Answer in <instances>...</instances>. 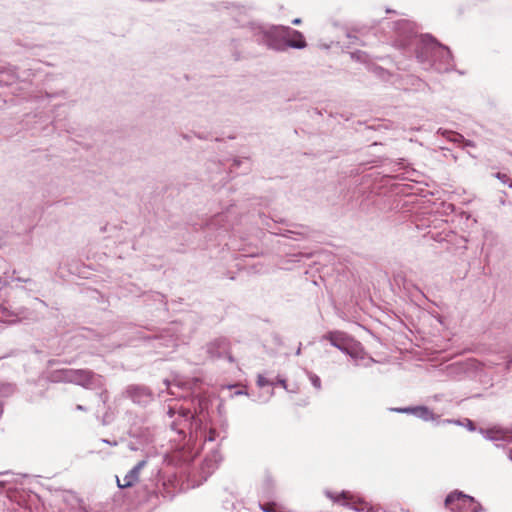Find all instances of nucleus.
<instances>
[{
	"instance_id": "1",
	"label": "nucleus",
	"mask_w": 512,
	"mask_h": 512,
	"mask_svg": "<svg viewBox=\"0 0 512 512\" xmlns=\"http://www.w3.org/2000/svg\"><path fill=\"white\" fill-rule=\"evenodd\" d=\"M394 29L395 45L403 50L413 49L415 57L423 69L439 73L454 69V60L450 49L431 35L418 36L413 24L407 20L396 22Z\"/></svg>"
},
{
	"instance_id": "2",
	"label": "nucleus",
	"mask_w": 512,
	"mask_h": 512,
	"mask_svg": "<svg viewBox=\"0 0 512 512\" xmlns=\"http://www.w3.org/2000/svg\"><path fill=\"white\" fill-rule=\"evenodd\" d=\"M47 379L54 383H73L86 389H97L104 386V378L88 369H57L51 371Z\"/></svg>"
},
{
	"instance_id": "3",
	"label": "nucleus",
	"mask_w": 512,
	"mask_h": 512,
	"mask_svg": "<svg viewBox=\"0 0 512 512\" xmlns=\"http://www.w3.org/2000/svg\"><path fill=\"white\" fill-rule=\"evenodd\" d=\"M248 29L251 37L258 44L275 51L287 50L286 26L250 23Z\"/></svg>"
},
{
	"instance_id": "4",
	"label": "nucleus",
	"mask_w": 512,
	"mask_h": 512,
	"mask_svg": "<svg viewBox=\"0 0 512 512\" xmlns=\"http://www.w3.org/2000/svg\"><path fill=\"white\" fill-rule=\"evenodd\" d=\"M169 417H174L177 414V418L172 421L171 428L178 434L186 435L188 432L192 437H198V433L202 427V421L195 416V414L188 407H183L175 404L174 406L169 405L167 411Z\"/></svg>"
},
{
	"instance_id": "5",
	"label": "nucleus",
	"mask_w": 512,
	"mask_h": 512,
	"mask_svg": "<svg viewBox=\"0 0 512 512\" xmlns=\"http://www.w3.org/2000/svg\"><path fill=\"white\" fill-rule=\"evenodd\" d=\"M445 507L450 512H485L483 506L472 496L459 490L449 493L445 499Z\"/></svg>"
},
{
	"instance_id": "6",
	"label": "nucleus",
	"mask_w": 512,
	"mask_h": 512,
	"mask_svg": "<svg viewBox=\"0 0 512 512\" xmlns=\"http://www.w3.org/2000/svg\"><path fill=\"white\" fill-rule=\"evenodd\" d=\"M330 344L352 358H357L360 352V343L342 331H330L323 336Z\"/></svg>"
},
{
	"instance_id": "7",
	"label": "nucleus",
	"mask_w": 512,
	"mask_h": 512,
	"mask_svg": "<svg viewBox=\"0 0 512 512\" xmlns=\"http://www.w3.org/2000/svg\"><path fill=\"white\" fill-rule=\"evenodd\" d=\"M326 496L333 500L334 502L339 503L341 500L344 502L342 505L352 508L357 511H362L367 507V503L358 496L348 492L342 491L339 495L335 496L332 492L326 491Z\"/></svg>"
},
{
	"instance_id": "8",
	"label": "nucleus",
	"mask_w": 512,
	"mask_h": 512,
	"mask_svg": "<svg viewBox=\"0 0 512 512\" xmlns=\"http://www.w3.org/2000/svg\"><path fill=\"white\" fill-rule=\"evenodd\" d=\"M126 393L134 403L143 406L149 404L154 398L152 391L143 385H130Z\"/></svg>"
},
{
	"instance_id": "9",
	"label": "nucleus",
	"mask_w": 512,
	"mask_h": 512,
	"mask_svg": "<svg viewBox=\"0 0 512 512\" xmlns=\"http://www.w3.org/2000/svg\"><path fill=\"white\" fill-rule=\"evenodd\" d=\"M229 350V341L226 338H217L207 344V353L213 358L225 356Z\"/></svg>"
},
{
	"instance_id": "10",
	"label": "nucleus",
	"mask_w": 512,
	"mask_h": 512,
	"mask_svg": "<svg viewBox=\"0 0 512 512\" xmlns=\"http://www.w3.org/2000/svg\"><path fill=\"white\" fill-rule=\"evenodd\" d=\"M285 40L287 41V48L303 49L307 46L303 34L288 26H286Z\"/></svg>"
},
{
	"instance_id": "11",
	"label": "nucleus",
	"mask_w": 512,
	"mask_h": 512,
	"mask_svg": "<svg viewBox=\"0 0 512 512\" xmlns=\"http://www.w3.org/2000/svg\"><path fill=\"white\" fill-rule=\"evenodd\" d=\"M233 214L234 211L232 208H229L226 212L216 214L208 222V228L215 229L219 227L227 230L232 225L230 218Z\"/></svg>"
},
{
	"instance_id": "12",
	"label": "nucleus",
	"mask_w": 512,
	"mask_h": 512,
	"mask_svg": "<svg viewBox=\"0 0 512 512\" xmlns=\"http://www.w3.org/2000/svg\"><path fill=\"white\" fill-rule=\"evenodd\" d=\"M222 461V455L218 450H212L204 459L202 464V472L210 475L215 469L218 467L219 463Z\"/></svg>"
},
{
	"instance_id": "13",
	"label": "nucleus",
	"mask_w": 512,
	"mask_h": 512,
	"mask_svg": "<svg viewBox=\"0 0 512 512\" xmlns=\"http://www.w3.org/2000/svg\"><path fill=\"white\" fill-rule=\"evenodd\" d=\"M222 461V455L218 450H212L204 459L202 464V472L210 475L215 469L218 467L219 463Z\"/></svg>"
},
{
	"instance_id": "14",
	"label": "nucleus",
	"mask_w": 512,
	"mask_h": 512,
	"mask_svg": "<svg viewBox=\"0 0 512 512\" xmlns=\"http://www.w3.org/2000/svg\"><path fill=\"white\" fill-rule=\"evenodd\" d=\"M468 371V365L463 362H455L445 368V374L452 380H461Z\"/></svg>"
},
{
	"instance_id": "15",
	"label": "nucleus",
	"mask_w": 512,
	"mask_h": 512,
	"mask_svg": "<svg viewBox=\"0 0 512 512\" xmlns=\"http://www.w3.org/2000/svg\"><path fill=\"white\" fill-rule=\"evenodd\" d=\"M128 433L130 437L138 439L141 444H149L153 441V433L148 427H131Z\"/></svg>"
},
{
	"instance_id": "16",
	"label": "nucleus",
	"mask_w": 512,
	"mask_h": 512,
	"mask_svg": "<svg viewBox=\"0 0 512 512\" xmlns=\"http://www.w3.org/2000/svg\"><path fill=\"white\" fill-rule=\"evenodd\" d=\"M139 473L135 469L129 470L123 477L122 481L117 478L119 488H128L133 486L139 480Z\"/></svg>"
},
{
	"instance_id": "17",
	"label": "nucleus",
	"mask_w": 512,
	"mask_h": 512,
	"mask_svg": "<svg viewBox=\"0 0 512 512\" xmlns=\"http://www.w3.org/2000/svg\"><path fill=\"white\" fill-rule=\"evenodd\" d=\"M175 332H176V325L173 324V326L166 331L167 335H161L158 337V339L160 341H162L161 345L166 346V347L176 346L177 336H176Z\"/></svg>"
},
{
	"instance_id": "18",
	"label": "nucleus",
	"mask_w": 512,
	"mask_h": 512,
	"mask_svg": "<svg viewBox=\"0 0 512 512\" xmlns=\"http://www.w3.org/2000/svg\"><path fill=\"white\" fill-rule=\"evenodd\" d=\"M437 133L443 135L444 137H447V139H449L452 142L464 143L465 146H474V144L471 141L465 140L464 137L459 133L443 130L442 128H440Z\"/></svg>"
},
{
	"instance_id": "19",
	"label": "nucleus",
	"mask_w": 512,
	"mask_h": 512,
	"mask_svg": "<svg viewBox=\"0 0 512 512\" xmlns=\"http://www.w3.org/2000/svg\"><path fill=\"white\" fill-rule=\"evenodd\" d=\"M414 416L424 421H430L435 419L433 412L426 406H415Z\"/></svg>"
},
{
	"instance_id": "20",
	"label": "nucleus",
	"mask_w": 512,
	"mask_h": 512,
	"mask_svg": "<svg viewBox=\"0 0 512 512\" xmlns=\"http://www.w3.org/2000/svg\"><path fill=\"white\" fill-rule=\"evenodd\" d=\"M15 387L9 383H0V397H7L14 393Z\"/></svg>"
},
{
	"instance_id": "21",
	"label": "nucleus",
	"mask_w": 512,
	"mask_h": 512,
	"mask_svg": "<svg viewBox=\"0 0 512 512\" xmlns=\"http://www.w3.org/2000/svg\"><path fill=\"white\" fill-rule=\"evenodd\" d=\"M494 176L499 179L502 184L512 187V179L505 173L497 172L494 174Z\"/></svg>"
},
{
	"instance_id": "22",
	"label": "nucleus",
	"mask_w": 512,
	"mask_h": 512,
	"mask_svg": "<svg viewBox=\"0 0 512 512\" xmlns=\"http://www.w3.org/2000/svg\"><path fill=\"white\" fill-rule=\"evenodd\" d=\"M351 58L356 60V61H359V62H363L365 63L368 59V55L363 52V51H355V52H352L350 54Z\"/></svg>"
},
{
	"instance_id": "23",
	"label": "nucleus",
	"mask_w": 512,
	"mask_h": 512,
	"mask_svg": "<svg viewBox=\"0 0 512 512\" xmlns=\"http://www.w3.org/2000/svg\"><path fill=\"white\" fill-rule=\"evenodd\" d=\"M307 374H308V377H309V380H310L311 384L317 390H320L321 389V380H320L319 376H317L316 374H314L312 372H307Z\"/></svg>"
},
{
	"instance_id": "24",
	"label": "nucleus",
	"mask_w": 512,
	"mask_h": 512,
	"mask_svg": "<svg viewBox=\"0 0 512 512\" xmlns=\"http://www.w3.org/2000/svg\"><path fill=\"white\" fill-rule=\"evenodd\" d=\"M275 383L268 380L265 376L259 374L258 377H257V385L259 387H264V386H273Z\"/></svg>"
},
{
	"instance_id": "25",
	"label": "nucleus",
	"mask_w": 512,
	"mask_h": 512,
	"mask_svg": "<svg viewBox=\"0 0 512 512\" xmlns=\"http://www.w3.org/2000/svg\"><path fill=\"white\" fill-rule=\"evenodd\" d=\"M164 384L166 385V389L170 395H175V396L177 395V392L175 389H180L179 384H176V383L171 384L167 380L164 381Z\"/></svg>"
},
{
	"instance_id": "26",
	"label": "nucleus",
	"mask_w": 512,
	"mask_h": 512,
	"mask_svg": "<svg viewBox=\"0 0 512 512\" xmlns=\"http://www.w3.org/2000/svg\"><path fill=\"white\" fill-rule=\"evenodd\" d=\"M217 432L210 429L208 432H204V442H214L216 440Z\"/></svg>"
},
{
	"instance_id": "27",
	"label": "nucleus",
	"mask_w": 512,
	"mask_h": 512,
	"mask_svg": "<svg viewBox=\"0 0 512 512\" xmlns=\"http://www.w3.org/2000/svg\"><path fill=\"white\" fill-rule=\"evenodd\" d=\"M391 410L394 411V412H397V413H404V414H412V415H414L415 407L393 408Z\"/></svg>"
},
{
	"instance_id": "28",
	"label": "nucleus",
	"mask_w": 512,
	"mask_h": 512,
	"mask_svg": "<svg viewBox=\"0 0 512 512\" xmlns=\"http://www.w3.org/2000/svg\"><path fill=\"white\" fill-rule=\"evenodd\" d=\"M483 367L487 370L493 369L494 367L500 365L497 360L494 359H487L485 362L482 363Z\"/></svg>"
},
{
	"instance_id": "29",
	"label": "nucleus",
	"mask_w": 512,
	"mask_h": 512,
	"mask_svg": "<svg viewBox=\"0 0 512 512\" xmlns=\"http://www.w3.org/2000/svg\"><path fill=\"white\" fill-rule=\"evenodd\" d=\"M260 508L263 512H276L275 503L260 504Z\"/></svg>"
},
{
	"instance_id": "30",
	"label": "nucleus",
	"mask_w": 512,
	"mask_h": 512,
	"mask_svg": "<svg viewBox=\"0 0 512 512\" xmlns=\"http://www.w3.org/2000/svg\"><path fill=\"white\" fill-rule=\"evenodd\" d=\"M288 234H297V235H301V236H307L309 234V231L307 228H301V231H292V230H287V234H284L285 236L289 237ZM290 238H293L292 236H290Z\"/></svg>"
},
{
	"instance_id": "31",
	"label": "nucleus",
	"mask_w": 512,
	"mask_h": 512,
	"mask_svg": "<svg viewBox=\"0 0 512 512\" xmlns=\"http://www.w3.org/2000/svg\"><path fill=\"white\" fill-rule=\"evenodd\" d=\"M505 365L503 368L504 373H509L512 365V357L511 356H505Z\"/></svg>"
},
{
	"instance_id": "32",
	"label": "nucleus",
	"mask_w": 512,
	"mask_h": 512,
	"mask_svg": "<svg viewBox=\"0 0 512 512\" xmlns=\"http://www.w3.org/2000/svg\"><path fill=\"white\" fill-rule=\"evenodd\" d=\"M146 464V460H141L133 467V469H135L140 474V471L146 466Z\"/></svg>"
},
{
	"instance_id": "33",
	"label": "nucleus",
	"mask_w": 512,
	"mask_h": 512,
	"mask_svg": "<svg viewBox=\"0 0 512 512\" xmlns=\"http://www.w3.org/2000/svg\"><path fill=\"white\" fill-rule=\"evenodd\" d=\"M465 426L470 430V431H474L475 430V425L473 423V421H471L470 419H465Z\"/></svg>"
},
{
	"instance_id": "34",
	"label": "nucleus",
	"mask_w": 512,
	"mask_h": 512,
	"mask_svg": "<svg viewBox=\"0 0 512 512\" xmlns=\"http://www.w3.org/2000/svg\"><path fill=\"white\" fill-rule=\"evenodd\" d=\"M277 383L280 384L284 389L288 390L287 383H286V380L284 378L278 377L277 378Z\"/></svg>"
},
{
	"instance_id": "35",
	"label": "nucleus",
	"mask_w": 512,
	"mask_h": 512,
	"mask_svg": "<svg viewBox=\"0 0 512 512\" xmlns=\"http://www.w3.org/2000/svg\"><path fill=\"white\" fill-rule=\"evenodd\" d=\"M377 72V74L380 76V77H384L385 74H387V72L383 69V68H376L375 70Z\"/></svg>"
},
{
	"instance_id": "36",
	"label": "nucleus",
	"mask_w": 512,
	"mask_h": 512,
	"mask_svg": "<svg viewBox=\"0 0 512 512\" xmlns=\"http://www.w3.org/2000/svg\"><path fill=\"white\" fill-rule=\"evenodd\" d=\"M100 398L105 403L107 401V394H106V392L100 393Z\"/></svg>"
},
{
	"instance_id": "37",
	"label": "nucleus",
	"mask_w": 512,
	"mask_h": 512,
	"mask_svg": "<svg viewBox=\"0 0 512 512\" xmlns=\"http://www.w3.org/2000/svg\"><path fill=\"white\" fill-rule=\"evenodd\" d=\"M102 441H103L104 443H107V444L112 445V446H116V445H117V442H116V441L111 442V441H109V440H107V439H103Z\"/></svg>"
},
{
	"instance_id": "38",
	"label": "nucleus",
	"mask_w": 512,
	"mask_h": 512,
	"mask_svg": "<svg viewBox=\"0 0 512 512\" xmlns=\"http://www.w3.org/2000/svg\"><path fill=\"white\" fill-rule=\"evenodd\" d=\"M445 422H447V423H454V424H457V425H462V423L459 420H445Z\"/></svg>"
},
{
	"instance_id": "39",
	"label": "nucleus",
	"mask_w": 512,
	"mask_h": 512,
	"mask_svg": "<svg viewBox=\"0 0 512 512\" xmlns=\"http://www.w3.org/2000/svg\"><path fill=\"white\" fill-rule=\"evenodd\" d=\"M301 23V19L300 18H295L293 21H292V24L294 25H299Z\"/></svg>"
},
{
	"instance_id": "40",
	"label": "nucleus",
	"mask_w": 512,
	"mask_h": 512,
	"mask_svg": "<svg viewBox=\"0 0 512 512\" xmlns=\"http://www.w3.org/2000/svg\"><path fill=\"white\" fill-rule=\"evenodd\" d=\"M15 280L19 281V282H29L30 281V279H23V278H20V277L15 278Z\"/></svg>"
},
{
	"instance_id": "41",
	"label": "nucleus",
	"mask_w": 512,
	"mask_h": 512,
	"mask_svg": "<svg viewBox=\"0 0 512 512\" xmlns=\"http://www.w3.org/2000/svg\"><path fill=\"white\" fill-rule=\"evenodd\" d=\"M76 409L79 410V411H86V408L84 406H82V405H77Z\"/></svg>"
},
{
	"instance_id": "42",
	"label": "nucleus",
	"mask_w": 512,
	"mask_h": 512,
	"mask_svg": "<svg viewBox=\"0 0 512 512\" xmlns=\"http://www.w3.org/2000/svg\"><path fill=\"white\" fill-rule=\"evenodd\" d=\"M301 346H302V344L300 343L299 347L297 348L296 353H295L297 356L301 354Z\"/></svg>"
},
{
	"instance_id": "43",
	"label": "nucleus",
	"mask_w": 512,
	"mask_h": 512,
	"mask_svg": "<svg viewBox=\"0 0 512 512\" xmlns=\"http://www.w3.org/2000/svg\"><path fill=\"white\" fill-rule=\"evenodd\" d=\"M239 163H240L239 161L234 160V164H233V166H238V165H239Z\"/></svg>"
},
{
	"instance_id": "44",
	"label": "nucleus",
	"mask_w": 512,
	"mask_h": 512,
	"mask_svg": "<svg viewBox=\"0 0 512 512\" xmlns=\"http://www.w3.org/2000/svg\"><path fill=\"white\" fill-rule=\"evenodd\" d=\"M129 447H130L131 450H137V448L134 447L132 444H130Z\"/></svg>"
},
{
	"instance_id": "45",
	"label": "nucleus",
	"mask_w": 512,
	"mask_h": 512,
	"mask_svg": "<svg viewBox=\"0 0 512 512\" xmlns=\"http://www.w3.org/2000/svg\"><path fill=\"white\" fill-rule=\"evenodd\" d=\"M509 458L512 460V447L510 448Z\"/></svg>"
},
{
	"instance_id": "46",
	"label": "nucleus",
	"mask_w": 512,
	"mask_h": 512,
	"mask_svg": "<svg viewBox=\"0 0 512 512\" xmlns=\"http://www.w3.org/2000/svg\"><path fill=\"white\" fill-rule=\"evenodd\" d=\"M487 437H488L489 439H494L493 437H491V436H490V432H487Z\"/></svg>"
}]
</instances>
